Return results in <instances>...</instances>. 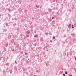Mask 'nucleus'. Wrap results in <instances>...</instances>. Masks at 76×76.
<instances>
[{"label": "nucleus", "instance_id": "8", "mask_svg": "<svg viewBox=\"0 0 76 76\" xmlns=\"http://www.w3.org/2000/svg\"><path fill=\"white\" fill-rule=\"evenodd\" d=\"M22 60H23V61H24V60H25L24 58H22Z\"/></svg>", "mask_w": 76, "mask_h": 76}, {"label": "nucleus", "instance_id": "21", "mask_svg": "<svg viewBox=\"0 0 76 76\" xmlns=\"http://www.w3.org/2000/svg\"><path fill=\"white\" fill-rule=\"evenodd\" d=\"M75 60H76V57L75 58Z\"/></svg>", "mask_w": 76, "mask_h": 76}, {"label": "nucleus", "instance_id": "24", "mask_svg": "<svg viewBox=\"0 0 76 76\" xmlns=\"http://www.w3.org/2000/svg\"><path fill=\"white\" fill-rule=\"evenodd\" d=\"M56 51H57L56 50H55V52H56Z\"/></svg>", "mask_w": 76, "mask_h": 76}, {"label": "nucleus", "instance_id": "14", "mask_svg": "<svg viewBox=\"0 0 76 76\" xmlns=\"http://www.w3.org/2000/svg\"><path fill=\"white\" fill-rule=\"evenodd\" d=\"M53 39H55V37H53Z\"/></svg>", "mask_w": 76, "mask_h": 76}, {"label": "nucleus", "instance_id": "6", "mask_svg": "<svg viewBox=\"0 0 76 76\" xmlns=\"http://www.w3.org/2000/svg\"><path fill=\"white\" fill-rule=\"evenodd\" d=\"M72 29H73L74 28V27H73V25H72Z\"/></svg>", "mask_w": 76, "mask_h": 76}, {"label": "nucleus", "instance_id": "27", "mask_svg": "<svg viewBox=\"0 0 76 76\" xmlns=\"http://www.w3.org/2000/svg\"><path fill=\"white\" fill-rule=\"evenodd\" d=\"M47 51H48V50H47Z\"/></svg>", "mask_w": 76, "mask_h": 76}, {"label": "nucleus", "instance_id": "7", "mask_svg": "<svg viewBox=\"0 0 76 76\" xmlns=\"http://www.w3.org/2000/svg\"><path fill=\"white\" fill-rule=\"evenodd\" d=\"M36 7L37 8H38V7H39V6H38V5H36Z\"/></svg>", "mask_w": 76, "mask_h": 76}, {"label": "nucleus", "instance_id": "28", "mask_svg": "<svg viewBox=\"0 0 76 76\" xmlns=\"http://www.w3.org/2000/svg\"><path fill=\"white\" fill-rule=\"evenodd\" d=\"M75 70H76V69H75Z\"/></svg>", "mask_w": 76, "mask_h": 76}, {"label": "nucleus", "instance_id": "20", "mask_svg": "<svg viewBox=\"0 0 76 76\" xmlns=\"http://www.w3.org/2000/svg\"><path fill=\"white\" fill-rule=\"evenodd\" d=\"M63 43H64V44H65V42H63Z\"/></svg>", "mask_w": 76, "mask_h": 76}, {"label": "nucleus", "instance_id": "26", "mask_svg": "<svg viewBox=\"0 0 76 76\" xmlns=\"http://www.w3.org/2000/svg\"><path fill=\"white\" fill-rule=\"evenodd\" d=\"M66 0H65V1H66Z\"/></svg>", "mask_w": 76, "mask_h": 76}, {"label": "nucleus", "instance_id": "2", "mask_svg": "<svg viewBox=\"0 0 76 76\" xmlns=\"http://www.w3.org/2000/svg\"><path fill=\"white\" fill-rule=\"evenodd\" d=\"M38 37V35H37V34H36V35H35L34 36V37L35 38H36V37Z\"/></svg>", "mask_w": 76, "mask_h": 76}, {"label": "nucleus", "instance_id": "16", "mask_svg": "<svg viewBox=\"0 0 76 76\" xmlns=\"http://www.w3.org/2000/svg\"><path fill=\"white\" fill-rule=\"evenodd\" d=\"M27 33H29V31H28L27 32Z\"/></svg>", "mask_w": 76, "mask_h": 76}, {"label": "nucleus", "instance_id": "23", "mask_svg": "<svg viewBox=\"0 0 76 76\" xmlns=\"http://www.w3.org/2000/svg\"><path fill=\"white\" fill-rule=\"evenodd\" d=\"M27 27V26H25V27Z\"/></svg>", "mask_w": 76, "mask_h": 76}, {"label": "nucleus", "instance_id": "3", "mask_svg": "<svg viewBox=\"0 0 76 76\" xmlns=\"http://www.w3.org/2000/svg\"><path fill=\"white\" fill-rule=\"evenodd\" d=\"M42 48H41V47H39V50H42Z\"/></svg>", "mask_w": 76, "mask_h": 76}, {"label": "nucleus", "instance_id": "19", "mask_svg": "<svg viewBox=\"0 0 76 76\" xmlns=\"http://www.w3.org/2000/svg\"><path fill=\"white\" fill-rule=\"evenodd\" d=\"M69 76H72V75H69Z\"/></svg>", "mask_w": 76, "mask_h": 76}, {"label": "nucleus", "instance_id": "13", "mask_svg": "<svg viewBox=\"0 0 76 76\" xmlns=\"http://www.w3.org/2000/svg\"><path fill=\"white\" fill-rule=\"evenodd\" d=\"M50 42H53V41L52 40H50Z\"/></svg>", "mask_w": 76, "mask_h": 76}, {"label": "nucleus", "instance_id": "25", "mask_svg": "<svg viewBox=\"0 0 76 76\" xmlns=\"http://www.w3.org/2000/svg\"><path fill=\"white\" fill-rule=\"evenodd\" d=\"M14 49H13V51H14Z\"/></svg>", "mask_w": 76, "mask_h": 76}, {"label": "nucleus", "instance_id": "4", "mask_svg": "<svg viewBox=\"0 0 76 76\" xmlns=\"http://www.w3.org/2000/svg\"><path fill=\"white\" fill-rule=\"evenodd\" d=\"M15 25H16V23H15L14 24H13V26H15Z\"/></svg>", "mask_w": 76, "mask_h": 76}, {"label": "nucleus", "instance_id": "9", "mask_svg": "<svg viewBox=\"0 0 76 76\" xmlns=\"http://www.w3.org/2000/svg\"><path fill=\"white\" fill-rule=\"evenodd\" d=\"M15 63H16V64H17V62H16V61H15Z\"/></svg>", "mask_w": 76, "mask_h": 76}, {"label": "nucleus", "instance_id": "17", "mask_svg": "<svg viewBox=\"0 0 76 76\" xmlns=\"http://www.w3.org/2000/svg\"><path fill=\"white\" fill-rule=\"evenodd\" d=\"M54 19V17H52V19Z\"/></svg>", "mask_w": 76, "mask_h": 76}, {"label": "nucleus", "instance_id": "12", "mask_svg": "<svg viewBox=\"0 0 76 76\" xmlns=\"http://www.w3.org/2000/svg\"><path fill=\"white\" fill-rule=\"evenodd\" d=\"M61 28V27H58V29H60Z\"/></svg>", "mask_w": 76, "mask_h": 76}, {"label": "nucleus", "instance_id": "15", "mask_svg": "<svg viewBox=\"0 0 76 76\" xmlns=\"http://www.w3.org/2000/svg\"><path fill=\"white\" fill-rule=\"evenodd\" d=\"M27 55V53H25V55Z\"/></svg>", "mask_w": 76, "mask_h": 76}, {"label": "nucleus", "instance_id": "10", "mask_svg": "<svg viewBox=\"0 0 76 76\" xmlns=\"http://www.w3.org/2000/svg\"><path fill=\"white\" fill-rule=\"evenodd\" d=\"M63 75L64 76H65V74L64 73V74H63Z\"/></svg>", "mask_w": 76, "mask_h": 76}, {"label": "nucleus", "instance_id": "18", "mask_svg": "<svg viewBox=\"0 0 76 76\" xmlns=\"http://www.w3.org/2000/svg\"><path fill=\"white\" fill-rule=\"evenodd\" d=\"M43 50H45V48H43Z\"/></svg>", "mask_w": 76, "mask_h": 76}, {"label": "nucleus", "instance_id": "29", "mask_svg": "<svg viewBox=\"0 0 76 76\" xmlns=\"http://www.w3.org/2000/svg\"><path fill=\"white\" fill-rule=\"evenodd\" d=\"M75 50H76V49H75Z\"/></svg>", "mask_w": 76, "mask_h": 76}, {"label": "nucleus", "instance_id": "11", "mask_svg": "<svg viewBox=\"0 0 76 76\" xmlns=\"http://www.w3.org/2000/svg\"><path fill=\"white\" fill-rule=\"evenodd\" d=\"M52 26H55V25H54V24H53Z\"/></svg>", "mask_w": 76, "mask_h": 76}, {"label": "nucleus", "instance_id": "5", "mask_svg": "<svg viewBox=\"0 0 76 76\" xmlns=\"http://www.w3.org/2000/svg\"><path fill=\"white\" fill-rule=\"evenodd\" d=\"M65 74H67V71H66L65 72Z\"/></svg>", "mask_w": 76, "mask_h": 76}, {"label": "nucleus", "instance_id": "22", "mask_svg": "<svg viewBox=\"0 0 76 76\" xmlns=\"http://www.w3.org/2000/svg\"><path fill=\"white\" fill-rule=\"evenodd\" d=\"M10 73H12V72H10Z\"/></svg>", "mask_w": 76, "mask_h": 76}, {"label": "nucleus", "instance_id": "1", "mask_svg": "<svg viewBox=\"0 0 76 76\" xmlns=\"http://www.w3.org/2000/svg\"><path fill=\"white\" fill-rule=\"evenodd\" d=\"M69 28H71V24H69V26H68Z\"/></svg>", "mask_w": 76, "mask_h": 76}]
</instances>
